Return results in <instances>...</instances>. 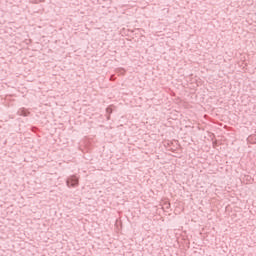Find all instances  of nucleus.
Instances as JSON below:
<instances>
[{"mask_svg":"<svg viewBox=\"0 0 256 256\" xmlns=\"http://www.w3.org/2000/svg\"><path fill=\"white\" fill-rule=\"evenodd\" d=\"M31 112H29V110L25 109V108H20L18 110V115L22 116V117H29Z\"/></svg>","mask_w":256,"mask_h":256,"instance_id":"nucleus-2","label":"nucleus"},{"mask_svg":"<svg viewBox=\"0 0 256 256\" xmlns=\"http://www.w3.org/2000/svg\"><path fill=\"white\" fill-rule=\"evenodd\" d=\"M67 187H77L79 185V178L75 175H71L66 180Z\"/></svg>","mask_w":256,"mask_h":256,"instance_id":"nucleus-1","label":"nucleus"}]
</instances>
